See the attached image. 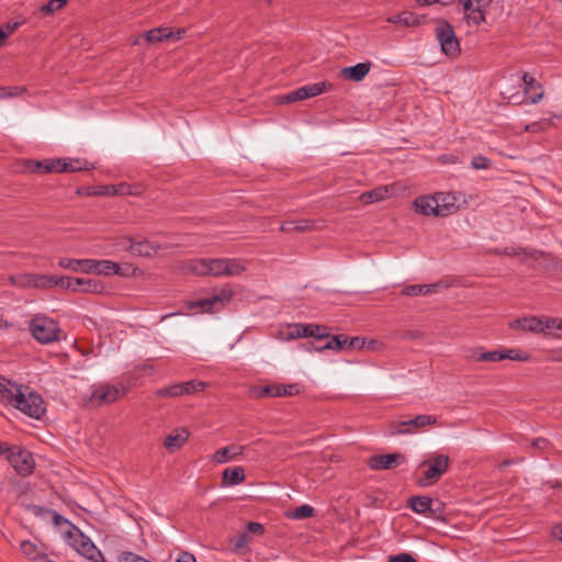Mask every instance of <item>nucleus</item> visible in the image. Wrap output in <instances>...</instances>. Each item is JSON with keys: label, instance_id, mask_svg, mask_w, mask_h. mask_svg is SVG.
<instances>
[{"label": "nucleus", "instance_id": "6", "mask_svg": "<svg viewBox=\"0 0 562 562\" xmlns=\"http://www.w3.org/2000/svg\"><path fill=\"white\" fill-rule=\"evenodd\" d=\"M71 547L81 555L91 562H103L102 552L95 547L89 537L85 536L79 529L71 526V530L66 533Z\"/></svg>", "mask_w": 562, "mask_h": 562}, {"label": "nucleus", "instance_id": "23", "mask_svg": "<svg viewBox=\"0 0 562 562\" xmlns=\"http://www.w3.org/2000/svg\"><path fill=\"white\" fill-rule=\"evenodd\" d=\"M244 446L231 445L216 450L212 456V461L217 464H224L244 454Z\"/></svg>", "mask_w": 562, "mask_h": 562}, {"label": "nucleus", "instance_id": "39", "mask_svg": "<svg viewBox=\"0 0 562 562\" xmlns=\"http://www.w3.org/2000/svg\"><path fill=\"white\" fill-rule=\"evenodd\" d=\"M114 187V195H139L144 191L143 184L136 183V184H130V183H119L113 184Z\"/></svg>", "mask_w": 562, "mask_h": 562}, {"label": "nucleus", "instance_id": "30", "mask_svg": "<svg viewBox=\"0 0 562 562\" xmlns=\"http://www.w3.org/2000/svg\"><path fill=\"white\" fill-rule=\"evenodd\" d=\"M245 471L241 467L227 468L222 473V485H238L245 481Z\"/></svg>", "mask_w": 562, "mask_h": 562}, {"label": "nucleus", "instance_id": "12", "mask_svg": "<svg viewBox=\"0 0 562 562\" xmlns=\"http://www.w3.org/2000/svg\"><path fill=\"white\" fill-rule=\"evenodd\" d=\"M225 258L200 259L190 269L201 276L224 277Z\"/></svg>", "mask_w": 562, "mask_h": 562}, {"label": "nucleus", "instance_id": "49", "mask_svg": "<svg viewBox=\"0 0 562 562\" xmlns=\"http://www.w3.org/2000/svg\"><path fill=\"white\" fill-rule=\"evenodd\" d=\"M503 349L485 351L481 359L488 362H498L503 360Z\"/></svg>", "mask_w": 562, "mask_h": 562}, {"label": "nucleus", "instance_id": "11", "mask_svg": "<svg viewBox=\"0 0 562 562\" xmlns=\"http://www.w3.org/2000/svg\"><path fill=\"white\" fill-rule=\"evenodd\" d=\"M437 424V418L432 415H417L415 418L409 420H403L396 424H393L390 428L391 435H405L411 434L412 430L408 427H414L416 429H422L427 426H432Z\"/></svg>", "mask_w": 562, "mask_h": 562}, {"label": "nucleus", "instance_id": "34", "mask_svg": "<svg viewBox=\"0 0 562 562\" xmlns=\"http://www.w3.org/2000/svg\"><path fill=\"white\" fill-rule=\"evenodd\" d=\"M370 71V64L359 63L351 67H346L341 70V75L346 79L353 81H361Z\"/></svg>", "mask_w": 562, "mask_h": 562}, {"label": "nucleus", "instance_id": "48", "mask_svg": "<svg viewBox=\"0 0 562 562\" xmlns=\"http://www.w3.org/2000/svg\"><path fill=\"white\" fill-rule=\"evenodd\" d=\"M544 334L547 330H558L562 333V318L560 317H544Z\"/></svg>", "mask_w": 562, "mask_h": 562}, {"label": "nucleus", "instance_id": "54", "mask_svg": "<svg viewBox=\"0 0 562 562\" xmlns=\"http://www.w3.org/2000/svg\"><path fill=\"white\" fill-rule=\"evenodd\" d=\"M484 350H482V348H474V349H471L469 351V353L467 355V358L470 359V360H473V361H483L481 359V355H484Z\"/></svg>", "mask_w": 562, "mask_h": 562}, {"label": "nucleus", "instance_id": "46", "mask_svg": "<svg viewBox=\"0 0 562 562\" xmlns=\"http://www.w3.org/2000/svg\"><path fill=\"white\" fill-rule=\"evenodd\" d=\"M67 4V0H50L46 4L41 7V12L46 15H52L55 12L61 10Z\"/></svg>", "mask_w": 562, "mask_h": 562}, {"label": "nucleus", "instance_id": "1", "mask_svg": "<svg viewBox=\"0 0 562 562\" xmlns=\"http://www.w3.org/2000/svg\"><path fill=\"white\" fill-rule=\"evenodd\" d=\"M458 199L450 192L424 194L413 201V209L423 216L445 217L458 212Z\"/></svg>", "mask_w": 562, "mask_h": 562}, {"label": "nucleus", "instance_id": "13", "mask_svg": "<svg viewBox=\"0 0 562 562\" xmlns=\"http://www.w3.org/2000/svg\"><path fill=\"white\" fill-rule=\"evenodd\" d=\"M126 241L128 244L126 249L133 256L150 257L156 255L160 249L165 248L164 246L153 243L146 238L134 240L133 238L128 237L126 238Z\"/></svg>", "mask_w": 562, "mask_h": 562}, {"label": "nucleus", "instance_id": "9", "mask_svg": "<svg viewBox=\"0 0 562 562\" xmlns=\"http://www.w3.org/2000/svg\"><path fill=\"white\" fill-rule=\"evenodd\" d=\"M7 459L15 472L21 476L33 473L35 461L32 453L22 447L13 446L7 449Z\"/></svg>", "mask_w": 562, "mask_h": 562}, {"label": "nucleus", "instance_id": "55", "mask_svg": "<svg viewBox=\"0 0 562 562\" xmlns=\"http://www.w3.org/2000/svg\"><path fill=\"white\" fill-rule=\"evenodd\" d=\"M113 190H114L113 184L102 186L94 194H97V195H114Z\"/></svg>", "mask_w": 562, "mask_h": 562}, {"label": "nucleus", "instance_id": "41", "mask_svg": "<svg viewBox=\"0 0 562 562\" xmlns=\"http://www.w3.org/2000/svg\"><path fill=\"white\" fill-rule=\"evenodd\" d=\"M20 549L25 557H27L33 562L43 553L40 548L30 540H23L20 543Z\"/></svg>", "mask_w": 562, "mask_h": 562}, {"label": "nucleus", "instance_id": "61", "mask_svg": "<svg viewBox=\"0 0 562 562\" xmlns=\"http://www.w3.org/2000/svg\"><path fill=\"white\" fill-rule=\"evenodd\" d=\"M348 347L350 349L360 348V339L358 337L348 338Z\"/></svg>", "mask_w": 562, "mask_h": 562}, {"label": "nucleus", "instance_id": "2", "mask_svg": "<svg viewBox=\"0 0 562 562\" xmlns=\"http://www.w3.org/2000/svg\"><path fill=\"white\" fill-rule=\"evenodd\" d=\"M128 390V385L122 382L116 384L109 382L94 383L90 386L88 392L80 395V404L86 408H98L104 405H111L125 396Z\"/></svg>", "mask_w": 562, "mask_h": 562}, {"label": "nucleus", "instance_id": "50", "mask_svg": "<svg viewBox=\"0 0 562 562\" xmlns=\"http://www.w3.org/2000/svg\"><path fill=\"white\" fill-rule=\"evenodd\" d=\"M297 333H300L299 323L297 324L288 325V327L282 333V335H283L284 339L293 340V339L300 338V336H296Z\"/></svg>", "mask_w": 562, "mask_h": 562}, {"label": "nucleus", "instance_id": "63", "mask_svg": "<svg viewBox=\"0 0 562 562\" xmlns=\"http://www.w3.org/2000/svg\"><path fill=\"white\" fill-rule=\"evenodd\" d=\"M525 130L527 132H538L540 130V124L537 122L528 124L526 125Z\"/></svg>", "mask_w": 562, "mask_h": 562}, {"label": "nucleus", "instance_id": "64", "mask_svg": "<svg viewBox=\"0 0 562 562\" xmlns=\"http://www.w3.org/2000/svg\"><path fill=\"white\" fill-rule=\"evenodd\" d=\"M34 562H54L45 553H42Z\"/></svg>", "mask_w": 562, "mask_h": 562}, {"label": "nucleus", "instance_id": "29", "mask_svg": "<svg viewBox=\"0 0 562 562\" xmlns=\"http://www.w3.org/2000/svg\"><path fill=\"white\" fill-rule=\"evenodd\" d=\"M91 273L111 276V274H120L122 276L121 267L111 260H94L92 259L91 265Z\"/></svg>", "mask_w": 562, "mask_h": 562}, {"label": "nucleus", "instance_id": "19", "mask_svg": "<svg viewBox=\"0 0 562 562\" xmlns=\"http://www.w3.org/2000/svg\"><path fill=\"white\" fill-rule=\"evenodd\" d=\"M395 193V184H386L366 191L360 194L359 200L363 204H371L384 201Z\"/></svg>", "mask_w": 562, "mask_h": 562}, {"label": "nucleus", "instance_id": "57", "mask_svg": "<svg viewBox=\"0 0 562 562\" xmlns=\"http://www.w3.org/2000/svg\"><path fill=\"white\" fill-rule=\"evenodd\" d=\"M177 562H196V559L189 552H181L177 559Z\"/></svg>", "mask_w": 562, "mask_h": 562}, {"label": "nucleus", "instance_id": "24", "mask_svg": "<svg viewBox=\"0 0 562 562\" xmlns=\"http://www.w3.org/2000/svg\"><path fill=\"white\" fill-rule=\"evenodd\" d=\"M184 30H178L176 33L169 27H157L148 31L145 38L148 43H158L166 40H180Z\"/></svg>", "mask_w": 562, "mask_h": 562}, {"label": "nucleus", "instance_id": "21", "mask_svg": "<svg viewBox=\"0 0 562 562\" xmlns=\"http://www.w3.org/2000/svg\"><path fill=\"white\" fill-rule=\"evenodd\" d=\"M190 437L187 428H178L171 431L164 440V446L169 452L178 451L184 446Z\"/></svg>", "mask_w": 562, "mask_h": 562}, {"label": "nucleus", "instance_id": "59", "mask_svg": "<svg viewBox=\"0 0 562 562\" xmlns=\"http://www.w3.org/2000/svg\"><path fill=\"white\" fill-rule=\"evenodd\" d=\"M551 535L559 541H562V524L555 525L552 528Z\"/></svg>", "mask_w": 562, "mask_h": 562}, {"label": "nucleus", "instance_id": "32", "mask_svg": "<svg viewBox=\"0 0 562 562\" xmlns=\"http://www.w3.org/2000/svg\"><path fill=\"white\" fill-rule=\"evenodd\" d=\"M105 291L104 284L92 278H78L77 290L75 292L100 294Z\"/></svg>", "mask_w": 562, "mask_h": 562}, {"label": "nucleus", "instance_id": "56", "mask_svg": "<svg viewBox=\"0 0 562 562\" xmlns=\"http://www.w3.org/2000/svg\"><path fill=\"white\" fill-rule=\"evenodd\" d=\"M247 529L249 532H252V533H262V531H263L262 525L259 522H254V521L248 522Z\"/></svg>", "mask_w": 562, "mask_h": 562}, {"label": "nucleus", "instance_id": "25", "mask_svg": "<svg viewBox=\"0 0 562 562\" xmlns=\"http://www.w3.org/2000/svg\"><path fill=\"white\" fill-rule=\"evenodd\" d=\"M522 81L525 85V93L529 94V101L531 104L538 103L543 97V88L538 83L532 76L524 74Z\"/></svg>", "mask_w": 562, "mask_h": 562}, {"label": "nucleus", "instance_id": "27", "mask_svg": "<svg viewBox=\"0 0 562 562\" xmlns=\"http://www.w3.org/2000/svg\"><path fill=\"white\" fill-rule=\"evenodd\" d=\"M300 333L296 336L300 338L314 337L316 339H323L328 336V328L317 324H301L299 323Z\"/></svg>", "mask_w": 562, "mask_h": 562}, {"label": "nucleus", "instance_id": "40", "mask_svg": "<svg viewBox=\"0 0 562 562\" xmlns=\"http://www.w3.org/2000/svg\"><path fill=\"white\" fill-rule=\"evenodd\" d=\"M89 162L81 159H61V172H76L81 170H88Z\"/></svg>", "mask_w": 562, "mask_h": 562}, {"label": "nucleus", "instance_id": "31", "mask_svg": "<svg viewBox=\"0 0 562 562\" xmlns=\"http://www.w3.org/2000/svg\"><path fill=\"white\" fill-rule=\"evenodd\" d=\"M92 259H60L59 266L75 272L91 273Z\"/></svg>", "mask_w": 562, "mask_h": 562}, {"label": "nucleus", "instance_id": "36", "mask_svg": "<svg viewBox=\"0 0 562 562\" xmlns=\"http://www.w3.org/2000/svg\"><path fill=\"white\" fill-rule=\"evenodd\" d=\"M247 269V263L243 259L225 258L224 276L236 277Z\"/></svg>", "mask_w": 562, "mask_h": 562}, {"label": "nucleus", "instance_id": "22", "mask_svg": "<svg viewBox=\"0 0 562 562\" xmlns=\"http://www.w3.org/2000/svg\"><path fill=\"white\" fill-rule=\"evenodd\" d=\"M26 168L31 172L52 173L61 172V159H45L42 161L29 160Z\"/></svg>", "mask_w": 562, "mask_h": 562}, {"label": "nucleus", "instance_id": "60", "mask_svg": "<svg viewBox=\"0 0 562 562\" xmlns=\"http://www.w3.org/2000/svg\"><path fill=\"white\" fill-rule=\"evenodd\" d=\"M550 359L552 361L562 362V348L551 350Z\"/></svg>", "mask_w": 562, "mask_h": 562}, {"label": "nucleus", "instance_id": "53", "mask_svg": "<svg viewBox=\"0 0 562 562\" xmlns=\"http://www.w3.org/2000/svg\"><path fill=\"white\" fill-rule=\"evenodd\" d=\"M531 446L539 450H547L550 446V442L548 439L540 437L532 440Z\"/></svg>", "mask_w": 562, "mask_h": 562}, {"label": "nucleus", "instance_id": "47", "mask_svg": "<svg viewBox=\"0 0 562 562\" xmlns=\"http://www.w3.org/2000/svg\"><path fill=\"white\" fill-rule=\"evenodd\" d=\"M492 165L491 159L483 155L474 156L471 160V167L476 170H485L488 169Z\"/></svg>", "mask_w": 562, "mask_h": 562}, {"label": "nucleus", "instance_id": "28", "mask_svg": "<svg viewBox=\"0 0 562 562\" xmlns=\"http://www.w3.org/2000/svg\"><path fill=\"white\" fill-rule=\"evenodd\" d=\"M315 228V221L308 218H302L296 221H288L282 223L280 226V231L283 233H292V232H310Z\"/></svg>", "mask_w": 562, "mask_h": 562}, {"label": "nucleus", "instance_id": "7", "mask_svg": "<svg viewBox=\"0 0 562 562\" xmlns=\"http://www.w3.org/2000/svg\"><path fill=\"white\" fill-rule=\"evenodd\" d=\"M435 35L440 44L441 52L451 58L459 56L461 48L454 29L446 21H439L435 27Z\"/></svg>", "mask_w": 562, "mask_h": 562}, {"label": "nucleus", "instance_id": "35", "mask_svg": "<svg viewBox=\"0 0 562 562\" xmlns=\"http://www.w3.org/2000/svg\"><path fill=\"white\" fill-rule=\"evenodd\" d=\"M323 339H326L327 341L324 345H315L314 342H307L305 345L306 350L308 351H317L323 352L325 350H336L338 349V346L340 344V340H342V335H329L327 337H324Z\"/></svg>", "mask_w": 562, "mask_h": 562}, {"label": "nucleus", "instance_id": "33", "mask_svg": "<svg viewBox=\"0 0 562 562\" xmlns=\"http://www.w3.org/2000/svg\"><path fill=\"white\" fill-rule=\"evenodd\" d=\"M386 22L397 24L401 26H416L420 24V19L413 12L404 11L397 14L390 15Z\"/></svg>", "mask_w": 562, "mask_h": 562}, {"label": "nucleus", "instance_id": "8", "mask_svg": "<svg viewBox=\"0 0 562 562\" xmlns=\"http://www.w3.org/2000/svg\"><path fill=\"white\" fill-rule=\"evenodd\" d=\"M14 407L35 419L41 418L45 413V404L42 396L30 390L29 386H24Z\"/></svg>", "mask_w": 562, "mask_h": 562}, {"label": "nucleus", "instance_id": "10", "mask_svg": "<svg viewBox=\"0 0 562 562\" xmlns=\"http://www.w3.org/2000/svg\"><path fill=\"white\" fill-rule=\"evenodd\" d=\"M492 0H458L464 10V19L470 26H479L486 20V8Z\"/></svg>", "mask_w": 562, "mask_h": 562}, {"label": "nucleus", "instance_id": "4", "mask_svg": "<svg viewBox=\"0 0 562 562\" xmlns=\"http://www.w3.org/2000/svg\"><path fill=\"white\" fill-rule=\"evenodd\" d=\"M29 329L34 339L43 345L58 341L61 334L58 323L43 314H37L30 321Z\"/></svg>", "mask_w": 562, "mask_h": 562}, {"label": "nucleus", "instance_id": "58", "mask_svg": "<svg viewBox=\"0 0 562 562\" xmlns=\"http://www.w3.org/2000/svg\"><path fill=\"white\" fill-rule=\"evenodd\" d=\"M20 23L19 22H9L7 23L4 26H2L4 29V33L10 36L18 27H19Z\"/></svg>", "mask_w": 562, "mask_h": 562}, {"label": "nucleus", "instance_id": "37", "mask_svg": "<svg viewBox=\"0 0 562 562\" xmlns=\"http://www.w3.org/2000/svg\"><path fill=\"white\" fill-rule=\"evenodd\" d=\"M437 286L438 284L406 285L403 289L402 294L407 296L428 295L436 292Z\"/></svg>", "mask_w": 562, "mask_h": 562}, {"label": "nucleus", "instance_id": "62", "mask_svg": "<svg viewBox=\"0 0 562 562\" xmlns=\"http://www.w3.org/2000/svg\"><path fill=\"white\" fill-rule=\"evenodd\" d=\"M14 95L13 92H11L10 88L7 87H0V99L9 98Z\"/></svg>", "mask_w": 562, "mask_h": 562}, {"label": "nucleus", "instance_id": "16", "mask_svg": "<svg viewBox=\"0 0 562 562\" xmlns=\"http://www.w3.org/2000/svg\"><path fill=\"white\" fill-rule=\"evenodd\" d=\"M326 90L325 82H316L303 86L284 97L285 102H294L299 100H306L316 95L322 94Z\"/></svg>", "mask_w": 562, "mask_h": 562}, {"label": "nucleus", "instance_id": "38", "mask_svg": "<svg viewBox=\"0 0 562 562\" xmlns=\"http://www.w3.org/2000/svg\"><path fill=\"white\" fill-rule=\"evenodd\" d=\"M432 499L427 496H413L409 499V506L417 514H425L431 510Z\"/></svg>", "mask_w": 562, "mask_h": 562}, {"label": "nucleus", "instance_id": "3", "mask_svg": "<svg viewBox=\"0 0 562 562\" xmlns=\"http://www.w3.org/2000/svg\"><path fill=\"white\" fill-rule=\"evenodd\" d=\"M450 459L446 454H434L419 464L417 484L427 487L436 484L449 469Z\"/></svg>", "mask_w": 562, "mask_h": 562}, {"label": "nucleus", "instance_id": "43", "mask_svg": "<svg viewBox=\"0 0 562 562\" xmlns=\"http://www.w3.org/2000/svg\"><path fill=\"white\" fill-rule=\"evenodd\" d=\"M313 515H314V508L310 505L304 504V505H301V506L294 508L289 514V517L296 519V520H301V519L312 517Z\"/></svg>", "mask_w": 562, "mask_h": 562}, {"label": "nucleus", "instance_id": "42", "mask_svg": "<svg viewBox=\"0 0 562 562\" xmlns=\"http://www.w3.org/2000/svg\"><path fill=\"white\" fill-rule=\"evenodd\" d=\"M157 397H177L183 395L182 383H176L168 387L158 389L155 392Z\"/></svg>", "mask_w": 562, "mask_h": 562}, {"label": "nucleus", "instance_id": "18", "mask_svg": "<svg viewBox=\"0 0 562 562\" xmlns=\"http://www.w3.org/2000/svg\"><path fill=\"white\" fill-rule=\"evenodd\" d=\"M301 392V385L297 383L292 384H272L267 385L260 389L259 396H268V397H282V396H293Z\"/></svg>", "mask_w": 562, "mask_h": 562}, {"label": "nucleus", "instance_id": "45", "mask_svg": "<svg viewBox=\"0 0 562 562\" xmlns=\"http://www.w3.org/2000/svg\"><path fill=\"white\" fill-rule=\"evenodd\" d=\"M503 360L528 361L530 356L519 349H503Z\"/></svg>", "mask_w": 562, "mask_h": 562}, {"label": "nucleus", "instance_id": "44", "mask_svg": "<svg viewBox=\"0 0 562 562\" xmlns=\"http://www.w3.org/2000/svg\"><path fill=\"white\" fill-rule=\"evenodd\" d=\"M206 383L202 381H187L182 382L183 395L196 394L204 391Z\"/></svg>", "mask_w": 562, "mask_h": 562}, {"label": "nucleus", "instance_id": "14", "mask_svg": "<svg viewBox=\"0 0 562 562\" xmlns=\"http://www.w3.org/2000/svg\"><path fill=\"white\" fill-rule=\"evenodd\" d=\"M24 385L16 384L3 376H0V401L3 404L15 406Z\"/></svg>", "mask_w": 562, "mask_h": 562}, {"label": "nucleus", "instance_id": "15", "mask_svg": "<svg viewBox=\"0 0 562 562\" xmlns=\"http://www.w3.org/2000/svg\"><path fill=\"white\" fill-rule=\"evenodd\" d=\"M406 461L405 456L398 452L372 456L368 464L372 470H387Z\"/></svg>", "mask_w": 562, "mask_h": 562}, {"label": "nucleus", "instance_id": "17", "mask_svg": "<svg viewBox=\"0 0 562 562\" xmlns=\"http://www.w3.org/2000/svg\"><path fill=\"white\" fill-rule=\"evenodd\" d=\"M544 317L538 316H526L517 318L509 323V327L513 329H519L522 331H530L533 334H544Z\"/></svg>", "mask_w": 562, "mask_h": 562}, {"label": "nucleus", "instance_id": "26", "mask_svg": "<svg viewBox=\"0 0 562 562\" xmlns=\"http://www.w3.org/2000/svg\"><path fill=\"white\" fill-rule=\"evenodd\" d=\"M44 284L45 286L43 289H50L53 286H59L61 289H66L69 291L75 292L77 290L78 284V278L72 277H57V276H48L45 274Z\"/></svg>", "mask_w": 562, "mask_h": 562}, {"label": "nucleus", "instance_id": "51", "mask_svg": "<svg viewBox=\"0 0 562 562\" xmlns=\"http://www.w3.org/2000/svg\"><path fill=\"white\" fill-rule=\"evenodd\" d=\"M233 543H234V549L235 550H240L245 547L248 546L249 543V539H248V536L247 535H239V536H236L234 539H233Z\"/></svg>", "mask_w": 562, "mask_h": 562}, {"label": "nucleus", "instance_id": "5", "mask_svg": "<svg viewBox=\"0 0 562 562\" xmlns=\"http://www.w3.org/2000/svg\"><path fill=\"white\" fill-rule=\"evenodd\" d=\"M232 289L224 286L210 297L187 301L186 307L193 313H214L223 310L232 301Z\"/></svg>", "mask_w": 562, "mask_h": 562}, {"label": "nucleus", "instance_id": "20", "mask_svg": "<svg viewBox=\"0 0 562 562\" xmlns=\"http://www.w3.org/2000/svg\"><path fill=\"white\" fill-rule=\"evenodd\" d=\"M45 274H35V273H21L16 276L10 277L11 284L19 288H38L43 289Z\"/></svg>", "mask_w": 562, "mask_h": 562}, {"label": "nucleus", "instance_id": "52", "mask_svg": "<svg viewBox=\"0 0 562 562\" xmlns=\"http://www.w3.org/2000/svg\"><path fill=\"white\" fill-rule=\"evenodd\" d=\"M389 562H417V561L408 553H400L396 555H391L389 558Z\"/></svg>", "mask_w": 562, "mask_h": 562}]
</instances>
